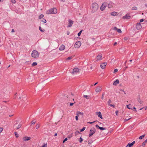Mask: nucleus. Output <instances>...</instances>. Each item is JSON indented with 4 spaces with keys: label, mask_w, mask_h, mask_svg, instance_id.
I'll return each mask as SVG.
<instances>
[{
    "label": "nucleus",
    "mask_w": 147,
    "mask_h": 147,
    "mask_svg": "<svg viewBox=\"0 0 147 147\" xmlns=\"http://www.w3.org/2000/svg\"><path fill=\"white\" fill-rule=\"evenodd\" d=\"M98 8V4L96 3L92 4L91 9L93 12H95L97 11Z\"/></svg>",
    "instance_id": "nucleus-1"
},
{
    "label": "nucleus",
    "mask_w": 147,
    "mask_h": 147,
    "mask_svg": "<svg viewBox=\"0 0 147 147\" xmlns=\"http://www.w3.org/2000/svg\"><path fill=\"white\" fill-rule=\"evenodd\" d=\"M57 12V9L55 8L51 9L46 11V13L48 14H55Z\"/></svg>",
    "instance_id": "nucleus-2"
},
{
    "label": "nucleus",
    "mask_w": 147,
    "mask_h": 147,
    "mask_svg": "<svg viewBox=\"0 0 147 147\" xmlns=\"http://www.w3.org/2000/svg\"><path fill=\"white\" fill-rule=\"evenodd\" d=\"M39 55V53L36 50H33L32 51L31 53L32 57L34 58H36L38 57Z\"/></svg>",
    "instance_id": "nucleus-3"
},
{
    "label": "nucleus",
    "mask_w": 147,
    "mask_h": 147,
    "mask_svg": "<svg viewBox=\"0 0 147 147\" xmlns=\"http://www.w3.org/2000/svg\"><path fill=\"white\" fill-rule=\"evenodd\" d=\"M96 130L94 127L91 128L89 132L88 136L89 137L92 136L96 132Z\"/></svg>",
    "instance_id": "nucleus-4"
},
{
    "label": "nucleus",
    "mask_w": 147,
    "mask_h": 147,
    "mask_svg": "<svg viewBox=\"0 0 147 147\" xmlns=\"http://www.w3.org/2000/svg\"><path fill=\"white\" fill-rule=\"evenodd\" d=\"M107 5V3L106 2H104L100 7V9L101 11H103L105 9Z\"/></svg>",
    "instance_id": "nucleus-5"
},
{
    "label": "nucleus",
    "mask_w": 147,
    "mask_h": 147,
    "mask_svg": "<svg viewBox=\"0 0 147 147\" xmlns=\"http://www.w3.org/2000/svg\"><path fill=\"white\" fill-rule=\"evenodd\" d=\"M81 45V43L80 41H78L76 42L74 44V47L75 48H79Z\"/></svg>",
    "instance_id": "nucleus-6"
},
{
    "label": "nucleus",
    "mask_w": 147,
    "mask_h": 147,
    "mask_svg": "<svg viewBox=\"0 0 147 147\" xmlns=\"http://www.w3.org/2000/svg\"><path fill=\"white\" fill-rule=\"evenodd\" d=\"M96 61H98L102 59V54H98L96 58Z\"/></svg>",
    "instance_id": "nucleus-7"
},
{
    "label": "nucleus",
    "mask_w": 147,
    "mask_h": 147,
    "mask_svg": "<svg viewBox=\"0 0 147 147\" xmlns=\"http://www.w3.org/2000/svg\"><path fill=\"white\" fill-rule=\"evenodd\" d=\"M102 90L101 87L100 86H97L95 89V92H100Z\"/></svg>",
    "instance_id": "nucleus-8"
},
{
    "label": "nucleus",
    "mask_w": 147,
    "mask_h": 147,
    "mask_svg": "<svg viewBox=\"0 0 147 147\" xmlns=\"http://www.w3.org/2000/svg\"><path fill=\"white\" fill-rule=\"evenodd\" d=\"M68 23L67 25L68 27H71L74 23V22L71 20L69 19L68 20Z\"/></svg>",
    "instance_id": "nucleus-9"
},
{
    "label": "nucleus",
    "mask_w": 147,
    "mask_h": 147,
    "mask_svg": "<svg viewBox=\"0 0 147 147\" xmlns=\"http://www.w3.org/2000/svg\"><path fill=\"white\" fill-rule=\"evenodd\" d=\"M79 71V69L77 68H75L72 69V71L71 73L72 74H75Z\"/></svg>",
    "instance_id": "nucleus-10"
},
{
    "label": "nucleus",
    "mask_w": 147,
    "mask_h": 147,
    "mask_svg": "<svg viewBox=\"0 0 147 147\" xmlns=\"http://www.w3.org/2000/svg\"><path fill=\"white\" fill-rule=\"evenodd\" d=\"M21 124L16 123L14 125V126L16 127L17 129H18L21 127Z\"/></svg>",
    "instance_id": "nucleus-11"
},
{
    "label": "nucleus",
    "mask_w": 147,
    "mask_h": 147,
    "mask_svg": "<svg viewBox=\"0 0 147 147\" xmlns=\"http://www.w3.org/2000/svg\"><path fill=\"white\" fill-rule=\"evenodd\" d=\"M107 63L106 62H104L102 63L100 65V67L101 69H104L105 68V66L107 65Z\"/></svg>",
    "instance_id": "nucleus-12"
},
{
    "label": "nucleus",
    "mask_w": 147,
    "mask_h": 147,
    "mask_svg": "<svg viewBox=\"0 0 147 147\" xmlns=\"http://www.w3.org/2000/svg\"><path fill=\"white\" fill-rule=\"evenodd\" d=\"M142 26L140 23H138L137 24L136 26V28L138 30H140L142 28Z\"/></svg>",
    "instance_id": "nucleus-13"
},
{
    "label": "nucleus",
    "mask_w": 147,
    "mask_h": 147,
    "mask_svg": "<svg viewBox=\"0 0 147 147\" xmlns=\"http://www.w3.org/2000/svg\"><path fill=\"white\" fill-rule=\"evenodd\" d=\"M131 16L129 14H127L123 17V18L124 19H129L130 18Z\"/></svg>",
    "instance_id": "nucleus-14"
},
{
    "label": "nucleus",
    "mask_w": 147,
    "mask_h": 147,
    "mask_svg": "<svg viewBox=\"0 0 147 147\" xmlns=\"http://www.w3.org/2000/svg\"><path fill=\"white\" fill-rule=\"evenodd\" d=\"M19 98L20 99H21V98H22V100L23 102L25 101L26 100V96L25 95L22 96L21 97H20Z\"/></svg>",
    "instance_id": "nucleus-15"
},
{
    "label": "nucleus",
    "mask_w": 147,
    "mask_h": 147,
    "mask_svg": "<svg viewBox=\"0 0 147 147\" xmlns=\"http://www.w3.org/2000/svg\"><path fill=\"white\" fill-rule=\"evenodd\" d=\"M30 139V138L29 137L26 136L23 138V140L24 141H27L29 140Z\"/></svg>",
    "instance_id": "nucleus-16"
},
{
    "label": "nucleus",
    "mask_w": 147,
    "mask_h": 147,
    "mask_svg": "<svg viewBox=\"0 0 147 147\" xmlns=\"http://www.w3.org/2000/svg\"><path fill=\"white\" fill-rule=\"evenodd\" d=\"M76 115H78L79 117L80 116L81 117H83V113L79 111L77 112Z\"/></svg>",
    "instance_id": "nucleus-17"
},
{
    "label": "nucleus",
    "mask_w": 147,
    "mask_h": 147,
    "mask_svg": "<svg viewBox=\"0 0 147 147\" xmlns=\"http://www.w3.org/2000/svg\"><path fill=\"white\" fill-rule=\"evenodd\" d=\"M65 49V46L63 45H61L59 47V50L60 51H63Z\"/></svg>",
    "instance_id": "nucleus-18"
},
{
    "label": "nucleus",
    "mask_w": 147,
    "mask_h": 147,
    "mask_svg": "<svg viewBox=\"0 0 147 147\" xmlns=\"http://www.w3.org/2000/svg\"><path fill=\"white\" fill-rule=\"evenodd\" d=\"M96 114L98 115V117L101 118L102 119V116L101 113L100 112H97L96 113Z\"/></svg>",
    "instance_id": "nucleus-19"
},
{
    "label": "nucleus",
    "mask_w": 147,
    "mask_h": 147,
    "mask_svg": "<svg viewBox=\"0 0 147 147\" xmlns=\"http://www.w3.org/2000/svg\"><path fill=\"white\" fill-rule=\"evenodd\" d=\"M108 7L109 8H111L112 7L113 5V3L111 2H110L108 4H107Z\"/></svg>",
    "instance_id": "nucleus-20"
},
{
    "label": "nucleus",
    "mask_w": 147,
    "mask_h": 147,
    "mask_svg": "<svg viewBox=\"0 0 147 147\" xmlns=\"http://www.w3.org/2000/svg\"><path fill=\"white\" fill-rule=\"evenodd\" d=\"M111 15L113 16H115L118 15V13L115 11H113L111 13Z\"/></svg>",
    "instance_id": "nucleus-21"
},
{
    "label": "nucleus",
    "mask_w": 147,
    "mask_h": 147,
    "mask_svg": "<svg viewBox=\"0 0 147 147\" xmlns=\"http://www.w3.org/2000/svg\"><path fill=\"white\" fill-rule=\"evenodd\" d=\"M135 143V141H133L131 143H129L127 146V147L128 146L129 147H131Z\"/></svg>",
    "instance_id": "nucleus-22"
},
{
    "label": "nucleus",
    "mask_w": 147,
    "mask_h": 147,
    "mask_svg": "<svg viewBox=\"0 0 147 147\" xmlns=\"http://www.w3.org/2000/svg\"><path fill=\"white\" fill-rule=\"evenodd\" d=\"M111 102V100H109L108 102V104L109 106L114 108L115 107V106L114 105L110 104V103Z\"/></svg>",
    "instance_id": "nucleus-23"
},
{
    "label": "nucleus",
    "mask_w": 147,
    "mask_h": 147,
    "mask_svg": "<svg viewBox=\"0 0 147 147\" xmlns=\"http://www.w3.org/2000/svg\"><path fill=\"white\" fill-rule=\"evenodd\" d=\"M119 83V80H116L113 83V85H114L116 86L117 84Z\"/></svg>",
    "instance_id": "nucleus-24"
},
{
    "label": "nucleus",
    "mask_w": 147,
    "mask_h": 147,
    "mask_svg": "<svg viewBox=\"0 0 147 147\" xmlns=\"http://www.w3.org/2000/svg\"><path fill=\"white\" fill-rule=\"evenodd\" d=\"M146 143H147V139L145 141L143 142L142 144V146L143 147L144 146Z\"/></svg>",
    "instance_id": "nucleus-25"
},
{
    "label": "nucleus",
    "mask_w": 147,
    "mask_h": 147,
    "mask_svg": "<svg viewBox=\"0 0 147 147\" xmlns=\"http://www.w3.org/2000/svg\"><path fill=\"white\" fill-rule=\"evenodd\" d=\"M145 136V135L144 134V135H142V136H140L139 137V139H140V140L142 139H143L144 137Z\"/></svg>",
    "instance_id": "nucleus-26"
},
{
    "label": "nucleus",
    "mask_w": 147,
    "mask_h": 147,
    "mask_svg": "<svg viewBox=\"0 0 147 147\" xmlns=\"http://www.w3.org/2000/svg\"><path fill=\"white\" fill-rule=\"evenodd\" d=\"M39 30L41 32H44L45 31V30L42 29L41 28L40 26L39 27Z\"/></svg>",
    "instance_id": "nucleus-27"
},
{
    "label": "nucleus",
    "mask_w": 147,
    "mask_h": 147,
    "mask_svg": "<svg viewBox=\"0 0 147 147\" xmlns=\"http://www.w3.org/2000/svg\"><path fill=\"white\" fill-rule=\"evenodd\" d=\"M137 9V8L136 7H134L132 8V10H136Z\"/></svg>",
    "instance_id": "nucleus-28"
},
{
    "label": "nucleus",
    "mask_w": 147,
    "mask_h": 147,
    "mask_svg": "<svg viewBox=\"0 0 147 147\" xmlns=\"http://www.w3.org/2000/svg\"><path fill=\"white\" fill-rule=\"evenodd\" d=\"M44 17V15L43 14L40 15L39 16V18L40 19L43 18Z\"/></svg>",
    "instance_id": "nucleus-29"
},
{
    "label": "nucleus",
    "mask_w": 147,
    "mask_h": 147,
    "mask_svg": "<svg viewBox=\"0 0 147 147\" xmlns=\"http://www.w3.org/2000/svg\"><path fill=\"white\" fill-rule=\"evenodd\" d=\"M40 125L39 124H36V128L37 129L39 128L40 127Z\"/></svg>",
    "instance_id": "nucleus-30"
},
{
    "label": "nucleus",
    "mask_w": 147,
    "mask_h": 147,
    "mask_svg": "<svg viewBox=\"0 0 147 147\" xmlns=\"http://www.w3.org/2000/svg\"><path fill=\"white\" fill-rule=\"evenodd\" d=\"M37 65V63L36 62H34L32 63V66H35Z\"/></svg>",
    "instance_id": "nucleus-31"
},
{
    "label": "nucleus",
    "mask_w": 147,
    "mask_h": 147,
    "mask_svg": "<svg viewBox=\"0 0 147 147\" xmlns=\"http://www.w3.org/2000/svg\"><path fill=\"white\" fill-rule=\"evenodd\" d=\"M14 134L16 138H18L19 137V135L16 132H15Z\"/></svg>",
    "instance_id": "nucleus-32"
},
{
    "label": "nucleus",
    "mask_w": 147,
    "mask_h": 147,
    "mask_svg": "<svg viewBox=\"0 0 147 147\" xmlns=\"http://www.w3.org/2000/svg\"><path fill=\"white\" fill-rule=\"evenodd\" d=\"M99 129L100 130H105L106 129L105 128H104V127H99Z\"/></svg>",
    "instance_id": "nucleus-33"
},
{
    "label": "nucleus",
    "mask_w": 147,
    "mask_h": 147,
    "mask_svg": "<svg viewBox=\"0 0 147 147\" xmlns=\"http://www.w3.org/2000/svg\"><path fill=\"white\" fill-rule=\"evenodd\" d=\"M82 30H81L78 34V36H80L82 32Z\"/></svg>",
    "instance_id": "nucleus-34"
},
{
    "label": "nucleus",
    "mask_w": 147,
    "mask_h": 147,
    "mask_svg": "<svg viewBox=\"0 0 147 147\" xmlns=\"http://www.w3.org/2000/svg\"><path fill=\"white\" fill-rule=\"evenodd\" d=\"M117 31L119 33H121V31L120 29H117Z\"/></svg>",
    "instance_id": "nucleus-35"
},
{
    "label": "nucleus",
    "mask_w": 147,
    "mask_h": 147,
    "mask_svg": "<svg viewBox=\"0 0 147 147\" xmlns=\"http://www.w3.org/2000/svg\"><path fill=\"white\" fill-rule=\"evenodd\" d=\"M42 21L44 23H46L47 22L46 20L45 19H43L42 20Z\"/></svg>",
    "instance_id": "nucleus-36"
},
{
    "label": "nucleus",
    "mask_w": 147,
    "mask_h": 147,
    "mask_svg": "<svg viewBox=\"0 0 147 147\" xmlns=\"http://www.w3.org/2000/svg\"><path fill=\"white\" fill-rule=\"evenodd\" d=\"M84 97L87 99H89V96H88L84 95Z\"/></svg>",
    "instance_id": "nucleus-37"
},
{
    "label": "nucleus",
    "mask_w": 147,
    "mask_h": 147,
    "mask_svg": "<svg viewBox=\"0 0 147 147\" xmlns=\"http://www.w3.org/2000/svg\"><path fill=\"white\" fill-rule=\"evenodd\" d=\"M41 147H47V144L44 143L43 145Z\"/></svg>",
    "instance_id": "nucleus-38"
},
{
    "label": "nucleus",
    "mask_w": 147,
    "mask_h": 147,
    "mask_svg": "<svg viewBox=\"0 0 147 147\" xmlns=\"http://www.w3.org/2000/svg\"><path fill=\"white\" fill-rule=\"evenodd\" d=\"M85 128H86L85 127H83L82 129L80 130V131L81 132H82V131H83L85 130Z\"/></svg>",
    "instance_id": "nucleus-39"
},
{
    "label": "nucleus",
    "mask_w": 147,
    "mask_h": 147,
    "mask_svg": "<svg viewBox=\"0 0 147 147\" xmlns=\"http://www.w3.org/2000/svg\"><path fill=\"white\" fill-rule=\"evenodd\" d=\"M83 141V139L81 137H80L79 140V141L80 142H81Z\"/></svg>",
    "instance_id": "nucleus-40"
},
{
    "label": "nucleus",
    "mask_w": 147,
    "mask_h": 147,
    "mask_svg": "<svg viewBox=\"0 0 147 147\" xmlns=\"http://www.w3.org/2000/svg\"><path fill=\"white\" fill-rule=\"evenodd\" d=\"M130 105V104H129V105H127V108H128L129 109H131V108L129 107V106Z\"/></svg>",
    "instance_id": "nucleus-41"
},
{
    "label": "nucleus",
    "mask_w": 147,
    "mask_h": 147,
    "mask_svg": "<svg viewBox=\"0 0 147 147\" xmlns=\"http://www.w3.org/2000/svg\"><path fill=\"white\" fill-rule=\"evenodd\" d=\"M113 29L117 31L118 28L116 27H114L113 28Z\"/></svg>",
    "instance_id": "nucleus-42"
},
{
    "label": "nucleus",
    "mask_w": 147,
    "mask_h": 147,
    "mask_svg": "<svg viewBox=\"0 0 147 147\" xmlns=\"http://www.w3.org/2000/svg\"><path fill=\"white\" fill-rule=\"evenodd\" d=\"M72 58V56H71V57H68L67 59V60H70V59H71Z\"/></svg>",
    "instance_id": "nucleus-43"
},
{
    "label": "nucleus",
    "mask_w": 147,
    "mask_h": 147,
    "mask_svg": "<svg viewBox=\"0 0 147 147\" xmlns=\"http://www.w3.org/2000/svg\"><path fill=\"white\" fill-rule=\"evenodd\" d=\"M131 119V118L130 117V118L128 119H125L124 120V122H126V121H128V120H129V119Z\"/></svg>",
    "instance_id": "nucleus-44"
},
{
    "label": "nucleus",
    "mask_w": 147,
    "mask_h": 147,
    "mask_svg": "<svg viewBox=\"0 0 147 147\" xmlns=\"http://www.w3.org/2000/svg\"><path fill=\"white\" fill-rule=\"evenodd\" d=\"M11 2L13 3H15L16 1L15 0H11Z\"/></svg>",
    "instance_id": "nucleus-45"
},
{
    "label": "nucleus",
    "mask_w": 147,
    "mask_h": 147,
    "mask_svg": "<svg viewBox=\"0 0 147 147\" xmlns=\"http://www.w3.org/2000/svg\"><path fill=\"white\" fill-rule=\"evenodd\" d=\"M67 138H65V139L63 141V143H64V142L65 141H67Z\"/></svg>",
    "instance_id": "nucleus-46"
},
{
    "label": "nucleus",
    "mask_w": 147,
    "mask_h": 147,
    "mask_svg": "<svg viewBox=\"0 0 147 147\" xmlns=\"http://www.w3.org/2000/svg\"><path fill=\"white\" fill-rule=\"evenodd\" d=\"M3 130V128L2 127H0V133Z\"/></svg>",
    "instance_id": "nucleus-47"
},
{
    "label": "nucleus",
    "mask_w": 147,
    "mask_h": 147,
    "mask_svg": "<svg viewBox=\"0 0 147 147\" xmlns=\"http://www.w3.org/2000/svg\"><path fill=\"white\" fill-rule=\"evenodd\" d=\"M78 116L77 115L76 116L75 118L76 121H78Z\"/></svg>",
    "instance_id": "nucleus-48"
},
{
    "label": "nucleus",
    "mask_w": 147,
    "mask_h": 147,
    "mask_svg": "<svg viewBox=\"0 0 147 147\" xmlns=\"http://www.w3.org/2000/svg\"><path fill=\"white\" fill-rule=\"evenodd\" d=\"M118 69H115L114 70V73H115V72H117L118 71Z\"/></svg>",
    "instance_id": "nucleus-49"
},
{
    "label": "nucleus",
    "mask_w": 147,
    "mask_h": 147,
    "mask_svg": "<svg viewBox=\"0 0 147 147\" xmlns=\"http://www.w3.org/2000/svg\"><path fill=\"white\" fill-rule=\"evenodd\" d=\"M128 39V38L127 37H124V40H127Z\"/></svg>",
    "instance_id": "nucleus-50"
},
{
    "label": "nucleus",
    "mask_w": 147,
    "mask_h": 147,
    "mask_svg": "<svg viewBox=\"0 0 147 147\" xmlns=\"http://www.w3.org/2000/svg\"><path fill=\"white\" fill-rule=\"evenodd\" d=\"M35 122H36L35 121H32L31 122V124H34L35 123Z\"/></svg>",
    "instance_id": "nucleus-51"
},
{
    "label": "nucleus",
    "mask_w": 147,
    "mask_h": 147,
    "mask_svg": "<svg viewBox=\"0 0 147 147\" xmlns=\"http://www.w3.org/2000/svg\"><path fill=\"white\" fill-rule=\"evenodd\" d=\"M115 114H116V115L117 116L118 115V111H115Z\"/></svg>",
    "instance_id": "nucleus-52"
},
{
    "label": "nucleus",
    "mask_w": 147,
    "mask_h": 147,
    "mask_svg": "<svg viewBox=\"0 0 147 147\" xmlns=\"http://www.w3.org/2000/svg\"><path fill=\"white\" fill-rule=\"evenodd\" d=\"M80 132H79V131H77L75 133V134H76V135L77 134H78V133H79Z\"/></svg>",
    "instance_id": "nucleus-53"
},
{
    "label": "nucleus",
    "mask_w": 147,
    "mask_h": 147,
    "mask_svg": "<svg viewBox=\"0 0 147 147\" xmlns=\"http://www.w3.org/2000/svg\"><path fill=\"white\" fill-rule=\"evenodd\" d=\"M95 122V121H94L92 122H88V123H90V124H92L93 123H94Z\"/></svg>",
    "instance_id": "nucleus-54"
},
{
    "label": "nucleus",
    "mask_w": 147,
    "mask_h": 147,
    "mask_svg": "<svg viewBox=\"0 0 147 147\" xmlns=\"http://www.w3.org/2000/svg\"><path fill=\"white\" fill-rule=\"evenodd\" d=\"M72 134H70L69 136L68 137L69 138H71L72 137Z\"/></svg>",
    "instance_id": "nucleus-55"
},
{
    "label": "nucleus",
    "mask_w": 147,
    "mask_h": 147,
    "mask_svg": "<svg viewBox=\"0 0 147 147\" xmlns=\"http://www.w3.org/2000/svg\"><path fill=\"white\" fill-rule=\"evenodd\" d=\"M96 127L97 128H98L99 129V127H100L98 125H96Z\"/></svg>",
    "instance_id": "nucleus-56"
},
{
    "label": "nucleus",
    "mask_w": 147,
    "mask_h": 147,
    "mask_svg": "<svg viewBox=\"0 0 147 147\" xmlns=\"http://www.w3.org/2000/svg\"><path fill=\"white\" fill-rule=\"evenodd\" d=\"M140 21V22H142L144 21V20L143 19H141Z\"/></svg>",
    "instance_id": "nucleus-57"
},
{
    "label": "nucleus",
    "mask_w": 147,
    "mask_h": 147,
    "mask_svg": "<svg viewBox=\"0 0 147 147\" xmlns=\"http://www.w3.org/2000/svg\"><path fill=\"white\" fill-rule=\"evenodd\" d=\"M74 104V103H70V106H72Z\"/></svg>",
    "instance_id": "nucleus-58"
},
{
    "label": "nucleus",
    "mask_w": 147,
    "mask_h": 147,
    "mask_svg": "<svg viewBox=\"0 0 147 147\" xmlns=\"http://www.w3.org/2000/svg\"><path fill=\"white\" fill-rule=\"evenodd\" d=\"M103 98H104V94H103L102 95V98H102V99H103Z\"/></svg>",
    "instance_id": "nucleus-59"
},
{
    "label": "nucleus",
    "mask_w": 147,
    "mask_h": 147,
    "mask_svg": "<svg viewBox=\"0 0 147 147\" xmlns=\"http://www.w3.org/2000/svg\"><path fill=\"white\" fill-rule=\"evenodd\" d=\"M121 90V91H122V92H124V93L125 94H126L125 92V91H124L123 90Z\"/></svg>",
    "instance_id": "nucleus-60"
},
{
    "label": "nucleus",
    "mask_w": 147,
    "mask_h": 147,
    "mask_svg": "<svg viewBox=\"0 0 147 147\" xmlns=\"http://www.w3.org/2000/svg\"><path fill=\"white\" fill-rule=\"evenodd\" d=\"M117 44V42H115V43L114 44V46H115V45H116Z\"/></svg>",
    "instance_id": "nucleus-61"
},
{
    "label": "nucleus",
    "mask_w": 147,
    "mask_h": 147,
    "mask_svg": "<svg viewBox=\"0 0 147 147\" xmlns=\"http://www.w3.org/2000/svg\"><path fill=\"white\" fill-rule=\"evenodd\" d=\"M69 32H67V34L69 35Z\"/></svg>",
    "instance_id": "nucleus-62"
},
{
    "label": "nucleus",
    "mask_w": 147,
    "mask_h": 147,
    "mask_svg": "<svg viewBox=\"0 0 147 147\" xmlns=\"http://www.w3.org/2000/svg\"><path fill=\"white\" fill-rule=\"evenodd\" d=\"M139 102L140 103V104H142V101H139Z\"/></svg>",
    "instance_id": "nucleus-63"
},
{
    "label": "nucleus",
    "mask_w": 147,
    "mask_h": 147,
    "mask_svg": "<svg viewBox=\"0 0 147 147\" xmlns=\"http://www.w3.org/2000/svg\"><path fill=\"white\" fill-rule=\"evenodd\" d=\"M11 32H14V30L13 29H12V30H11Z\"/></svg>",
    "instance_id": "nucleus-64"
}]
</instances>
